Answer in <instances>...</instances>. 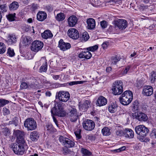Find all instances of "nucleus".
<instances>
[{"label": "nucleus", "instance_id": "obj_32", "mask_svg": "<svg viewBox=\"0 0 156 156\" xmlns=\"http://www.w3.org/2000/svg\"><path fill=\"white\" fill-rule=\"evenodd\" d=\"M121 95L129 99L130 100L131 99L132 100H133V94L132 92L130 90H126Z\"/></svg>", "mask_w": 156, "mask_h": 156}, {"label": "nucleus", "instance_id": "obj_51", "mask_svg": "<svg viewBox=\"0 0 156 156\" xmlns=\"http://www.w3.org/2000/svg\"><path fill=\"white\" fill-rule=\"evenodd\" d=\"M9 101L7 100L4 99H0V107H2L5 105L8 104Z\"/></svg>", "mask_w": 156, "mask_h": 156}, {"label": "nucleus", "instance_id": "obj_52", "mask_svg": "<svg viewBox=\"0 0 156 156\" xmlns=\"http://www.w3.org/2000/svg\"><path fill=\"white\" fill-rule=\"evenodd\" d=\"M138 102L137 101H136L133 104L132 107L135 110H138Z\"/></svg>", "mask_w": 156, "mask_h": 156}, {"label": "nucleus", "instance_id": "obj_34", "mask_svg": "<svg viewBox=\"0 0 156 156\" xmlns=\"http://www.w3.org/2000/svg\"><path fill=\"white\" fill-rule=\"evenodd\" d=\"M45 129L48 131V133L55 132L56 131V129L54 128L53 126L51 124H47Z\"/></svg>", "mask_w": 156, "mask_h": 156}, {"label": "nucleus", "instance_id": "obj_33", "mask_svg": "<svg viewBox=\"0 0 156 156\" xmlns=\"http://www.w3.org/2000/svg\"><path fill=\"white\" fill-rule=\"evenodd\" d=\"M121 95L129 99L130 100L131 99L132 100H133V94L132 92L130 90H126Z\"/></svg>", "mask_w": 156, "mask_h": 156}, {"label": "nucleus", "instance_id": "obj_11", "mask_svg": "<svg viewBox=\"0 0 156 156\" xmlns=\"http://www.w3.org/2000/svg\"><path fill=\"white\" fill-rule=\"evenodd\" d=\"M69 116L70 121L73 122L76 121L78 117V115L77 113L76 109L71 106L69 108Z\"/></svg>", "mask_w": 156, "mask_h": 156}, {"label": "nucleus", "instance_id": "obj_43", "mask_svg": "<svg viewBox=\"0 0 156 156\" xmlns=\"http://www.w3.org/2000/svg\"><path fill=\"white\" fill-rule=\"evenodd\" d=\"M89 35L87 32H85L82 34V38L83 41H86L89 39Z\"/></svg>", "mask_w": 156, "mask_h": 156}, {"label": "nucleus", "instance_id": "obj_41", "mask_svg": "<svg viewBox=\"0 0 156 156\" xmlns=\"http://www.w3.org/2000/svg\"><path fill=\"white\" fill-rule=\"evenodd\" d=\"M5 45L2 42H0V54L4 53L6 51Z\"/></svg>", "mask_w": 156, "mask_h": 156}, {"label": "nucleus", "instance_id": "obj_20", "mask_svg": "<svg viewBox=\"0 0 156 156\" xmlns=\"http://www.w3.org/2000/svg\"><path fill=\"white\" fill-rule=\"evenodd\" d=\"M69 26L71 27H73L76 24L77 22V19L75 16H71L68 19Z\"/></svg>", "mask_w": 156, "mask_h": 156}, {"label": "nucleus", "instance_id": "obj_47", "mask_svg": "<svg viewBox=\"0 0 156 156\" xmlns=\"http://www.w3.org/2000/svg\"><path fill=\"white\" fill-rule=\"evenodd\" d=\"M18 118L17 117H15L13 118L12 121L9 122V124H13L15 125V126H16L18 125Z\"/></svg>", "mask_w": 156, "mask_h": 156}, {"label": "nucleus", "instance_id": "obj_31", "mask_svg": "<svg viewBox=\"0 0 156 156\" xmlns=\"http://www.w3.org/2000/svg\"><path fill=\"white\" fill-rule=\"evenodd\" d=\"M19 7V5L18 2L14 1L9 5V8L10 10H16Z\"/></svg>", "mask_w": 156, "mask_h": 156}, {"label": "nucleus", "instance_id": "obj_46", "mask_svg": "<svg viewBox=\"0 0 156 156\" xmlns=\"http://www.w3.org/2000/svg\"><path fill=\"white\" fill-rule=\"evenodd\" d=\"M27 88L29 89L28 83L27 84L25 82H22L20 85V89L21 90L25 89Z\"/></svg>", "mask_w": 156, "mask_h": 156}, {"label": "nucleus", "instance_id": "obj_55", "mask_svg": "<svg viewBox=\"0 0 156 156\" xmlns=\"http://www.w3.org/2000/svg\"><path fill=\"white\" fill-rule=\"evenodd\" d=\"M100 25L103 29L106 28L107 26V23L106 21L103 20L100 22Z\"/></svg>", "mask_w": 156, "mask_h": 156}, {"label": "nucleus", "instance_id": "obj_63", "mask_svg": "<svg viewBox=\"0 0 156 156\" xmlns=\"http://www.w3.org/2000/svg\"><path fill=\"white\" fill-rule=\"evenodd\" d=\"M69 84L70 86H72L73 85H74L75 84H76V81H72L69 82Z\"/></svg>", "mask_w": 156, "mask_h": 156}, {"label": "nucleus", "instance_id": "obj_62", "mask_svg": "<svg viewBox=\"0 0 156 156\" xmlns=\"http://www.w3.org/2000/svg\"><path fill=\"white\" fill-rule=\"evenodd\" d=\"M45 94L47 96L50 97L51 95V93L50 91H47L45 93Z\"/></svg>", "mask_w": 156, "mask_h": 156}, {"label": "nucleus", "instance_id": "obj_21", "mask_svg": "<svg viewBox=\"0 0 156 156\" xmlns=\"http://www.w3.org/2000/svg\"><path fill=\"white\" fill-rule=\"evenodd\" d=\"M87 28L89 29H93L95 26V20L92 18L88 19L87 21Z\"/></svg>", "mask_w": 156, "mask_h": 156}, {"label": "nucleus", "instance_id": "obj_25", "mask_svg": "<svg viewBox=\"0 0 156 156\" xmlns=\"http://www.w3.org/2000/svg\"><path fill=\"white\" fill-rule=\"evenodd\" d=\"M120 103L123 105H128L132 101L131 99H128L123 96L121 95L119 98Z\"/></svg>", "mask_w": 156, "mask_h": 156}, {"label": "nucleus", "instance_id": "obj_61", "mask_svg": "<svg viewBox=\"0 0 156 156\" xmlns=\"http://www.w3.org/2000/svg\"><path fill=\"white\" fill-rule=\"evenodd\" d=\"M51 76H52V78L55 80H57L60 77L59 75H51Z\"/></svg>", "mask_w": 156, "mask_h": 156}, {"label": "nucleus", "instance_id": "obj_58", "mask_svg": "<svg viewBox=\"0 0 156 156\" xmlns=\"http://www.w3.org/2000/svg\"><path fill=\"white\" fill-rule=\"evenodd\" d=\"M151 136L153 138H156V129H153L151 133Z\"/></svg>", "mask_w": 156, "mask_h": 156}, {"label": "nucleus", "instance_id": "obj_22", "mask_svg": "<svg viewBox=\"0 0 156 156\" xmlns=\"http://www.w3.org/2000/svg\"><path fill=\"white\" fill-rule=\"evenodd\" d=\"M124 135L126 138H132L134 136L133 131L130 129H125L124 130Z\"/></svg>", "mask_w": 156, "mask_h": 156}, {"label": "nucleus", "instance_id": "obj_23", "mask_svg": "<svg viewBox=\"0 0 156 156\" xmlns=\"http://www.w3.org/2000/svg\"><path fill=\"white\" fill-rule=\"evenodd\" d=\"M47 17V14L44 12L40 11L37 14V19L40 21H42L45 20Z\"/></svg>", "mask_w": 156, "mask_h": 156}, {"label": "nucleus", "instance_id": "obj_38", "mask_svg": "<svg viewBox=\"0 0 156 156\" xmlns=\"http://www.w3.org/2000/svg\"><path fill=\"white\" fill-rule=\"evenodd\" d=\"M102 133L104 136H108L111 134L110 129L108 127H104L102 129Z\"/></svg>", "mask_w": 156, "mask_h": 156}, {"label": "nucleus", "instance_id": "obj_24", "mask_svg": "<svg viewBox=\"0 0 156 156\" xmlns=\"http://www.w3.org/2000/svg\"><path fill=\"white\" fill-rule=\"evenodd\" d=\"M17 37L15 34H9L8 37V43L9 44H12L15 43L17 41Z\"/></svg>", "mask_w": 156, "mask_h": 156}, {"label": "nucleus", "instance_id": "obj_35", "mask_svg": "<svg viewBox=\"0 0 156 156\" xmlns=\"http://www.w3.org/2000/svg\"><path fill=\"white\" fill-rule=\"evenodd\" d=\"M81 152L83 154V156H92L91 152L86 149L81 148Z\"/></svg>", "mask_w": 156, "mask_h": 156}, {"label": "nucleus", "instance_id": "obj_29", "mask_svg": "<svg viewBox=\"0 0 156 156\" xmlns=\"http://www.w3.org/2000/svg\"><path fill=\"white\" fill-rule=\"evenodd\" d=\"M31 40V38L30 37L25 36L22 38L20 43H22L26 46L30 43Z\"/></svg>", "mask_w": 156, "mask_h": 156}, {"label": "nucleus", "instance_id": "obj_64", "mask_svg": "<svg viewBox=\"0 0 156 156\" xmlns=\"http://www.w3.org/2000/svg\"><path fill=\"white\" fill-rule=\"evenodd\" d=\"M112 69V68L110 67H107L106 69V71L107 72H110L111 71Z\"/></svg>", "mask_w": 156, "mask_h": 156}, {"label": "nucleus", "instance_id": "obj_10", "mask_svg": "<svg viewBox=\"0 0 156 156\" xmlns=\"http://www.w3.org/2000/svg\"><path fill=\"white\" fill-rule=\"evenodd\" d=\"M59 140L60 142H63L64 146L66 147L70 148L74 146V142L68 138L61 136H60Z\"/></svg>", "mask_w": 156, "mask_h": 156}, {"label": "nucleus", "instance_id": "obj_53", "mask_svg": "<svg viewBox=\"0 0 156 156\" xmlns=\"http://www.w3.org/2000/svg\"><path fill=\"white\" fill-rule=\"evenodd\" d=\"M3 114L4 115H6L9 114L10 113L9 110L4 107L3 108Z\"/></svg>", "mask_w": 156, "mask_h": 156}, {"label": "nucleus", "instance_id": "obj_1", "mask_svg": "<svg viewBox=\"0 0 156 156\" xmlns=\"http://www.w3.org/2000/svg\"><path fill=\"white\" fill-rule=\"evenodd\" d=\"M54 107L51 110V116L52 117L53 121L56 126L58 127V122L55 115L59 117H65L66 115V112L64 110L62 106V103L60 102L55 101Z\"/></svg>", "mask_w": 156, "mask_h": 156}, {"label": "nucleus", "instance_id": "obj_13", "mask_svg": "<svg viewBox=\"0 0 156 156\" xmlns=\"http://www.w3.org/2000/svg\"><path fill=\"white\" fill-rule=\"evenodd\" d=\"M68 34L70 37L73 39H76L79 37L78 30L75 28H70L68 31Z\"/></svg>", "mask_w": 156, "mask_h": 156}, {"label": "nucleus", "instance_id": "obj_7", "mask_svg": "<svg viewBox=\"0 0 156 156\" xmlns=\"http://www.w3.org/2000/svg\"><path fill=\"white\" fill-rule=\"evenodd\" d=\"M24 125L28 130H30L35 129L37 127L36 122L31 118L27 119L25 122Z\"/></svg>", "mask_w": 156, "mask_h": 156}, {"label": "nucleus", "instance_id": "obj_9", "mask_svg": "<svg viewBox=\"0 0 156 156\" xmlns=\"http://www.w3.org/2000/svg\"><path fill=\"white\" fill-rule=\"evenodd\" d=\"M83 127L85 130L91 131L93 129L95 126L94 122L91 120L87 119L83 123Z\"/></svg>", "mask_w": 156, "mask_h": 156}, {"label": "nucleus", "instance_id": "obj_40", "mask_svg": "<svg viewBox=\"0 0 156 156\" xmlns=\"http://www.w3.org/2000/svg\"><path fill=\"white\" fill-rule=\"evenodd\" d=\"M16 14H9L6 16L7 19L10 21H12L15 20L16 17Z\"/></svg>", "mask_w": 156, "mask_h": 156}, {"label": "nucleus", "instance_id": "obj_6", "mask_svg": "<svg viewBox=\"0 0 156 156\" xmlns=\"http://www.w3.org/2000/svg\"><path fill=\"white\" fill-rule=\"evenodd\" d=\"M56 95V98H58L61 101L66 102L70 98L69 94L67 91H60Z\"/></svg>", "mask_w": 156, "mask_h": 156}, {"label": "nucleus", "instance_id": "obj_3", "mask_svg": "<svg viewBox=\"0 0 156 156\" xmlns=\"http://www.w3.org/2000/svg\"><path fill=\"white\" fill-rule=\"evenodd\" d=\"M123 83L121 80L117 81L112 85V90L113 93L115 95H120L123 92Z\"/></svg>", "mask_w": 156, "mask_h": 156}, {"label": "nucleus", "instance_id": "obj_15", "mask_svg": "<svg viewBox=\"0 0 156 156\" xmlns=\"http://www.w3.org/2000/svg\"><path fill=\"white\" fill-rule=\"evenodd\" d=\"M90 101L85 100L83 103H80L79 104V108L81 111H86L90 106Z\"/></svg>", "mask_w": 156, "mask_h": 156}, {"label": "nucleus", "instance_id": "obj_56", "mask_svg": "<svg viewBox=\"0 0 156 156\" xmlns=\"http://www.w3.org/2000/svg\"><path fill=\"white\" fill-rule=\"evenodd\" d=\"M126 147L125 146H123L119 149L114 150H113V151L114 152H121V151H123L125 150L126 149Z\"/></svg>", "mask_w": 156, "mask_h": 156}, {"label": "nucleus", "instance_id": "obj_39", "mask_svg": "<svg viewBox=\"0 0 156 156\" xmlns=\"http://www.w3.org/2000/svg\"><path fill=\"white\" fill-rule=\"evenodd\" d=\"M150 79L152 83H154L156 80V72L154 71H153L151 72Z\"/></svg>", "mask_w": 156, "mask_h": 156}, {"label": "nucleus", "instance_id": "obj_17", "mask_svg": "<svg viewBox=\"0 0 156 156\" xmlns=\"http://www.w3.org/2000/svg\"><path fill=\"white\" fill-rule=\"evenodd\" d=\"M58 46L61 50L65 51L71 48V45L69 43H65L63 40L61 39L59 41Z\"/></svg>", "mask_w": 156, "mask_h": 156}, {"label": "nucleus", "instance_id": "obj_50", "mask_svg": "<svg viewBox=\"0 0 156 156\" xmlns=\"http://www.w3.org/2000/svg\"><path fill=\"white\" fill-rule=\"evenodd\" d=\"M7 54L10 57H12L14 55L15 53L13 50L11 48H9L7 50Z\"/></svg>", "mask_w": 156, "mask_h": 156}, {"label": "nucleus", "instance_id": "obj_27", "mask_svg": "<svg viewBox=\"0 0 156 156\" xmlns=\"http://www.w3.org/2000/svg\"><path fill=\"white\" fill-rule=\"evenodd\" d=\"M42 37L45 39H48L52 38L53 35L51 31L48 30H45L43 33L41 34Z\"/></svg>", "mask_w": 156, "mask_h": 156}, {"label": "nucleus", "instance_id": "obj_8", "mask_svg": "<svg viewBox=\"0 0 156 156\" xmlns=\"http://www.w3.org/2000/svg\"><path fill=\"white\" fill-rule=\"evenodd\" d=\"M44 46L43 43L39 41H33L31 46V50L34 52H37L41 50Z\"/></svg>", "mask_w": 156, "mask_h": 156}, {"label": "nucleus", "instance_id": "obj_45", "mask_svg": "<svg viewBox=\"0 0 156 156\" xmlns=\"http://www.w3.org/2000/svg\"><path fill=\"white\" fill-rule=\"evenodd\" d=\"M7 7L5 5H0V13L4 12L7 11Z\"/></svg>", "mask_w": 156, "mask_h": 156}, {"label": "nucleus", "instance_id": "obj_12", "mask_svg": "<svg viewBox=\"0 0 156 156\" xmlns=\"http://www.w3.org/2000/svg\"><path fill=\"white\" fill-rule=\"evenodd\" d=\"M13 136L17 138L16 142H25L24 139L23 132L19 130H14L13 133Z\"/></svg>", "mask_w": 156, "mask_h": 156}, {"label": "nucleus", "instance_id": "obj_49", "mask_svg": "<svg viewBox=\"0 0 156 156\" xmlns=\"http://www.w3.org/2000/svg\"><path fill=\"white\" fill-rule=\"evenodd\" d=\"M81 130L80 129H78L74 132V133L76 137L78 139L81 138V136L80 135Z\"/></svg>", "mask_w": 156, "mask_h": 156}, {"label": "nucleus", "instance_id": "obj_19", "mask_svg": "<svg viewBox=\"0 0 156 156\" xmlns=\"http://www.w3.org/2000/svg\"><path fill=\"white\" fill-rule=\"evenodd\" d=\"M107 103V99L104 97L101 96L98 97L97 99L96 104L97 106L99 107L106 105Z\"/></svg>", "mask_w": 156, "mask_h": 156}, {"label": "nucleus", "instance_id": "obj_16", "mask_svg": "<svg viewBox=\"0 0 156 156\" xmlns=\"http://www.w3.org/2000/svg\"><path fill=\"white\" fill-rule=\"evenodd\" d=\"M92 56V54L90 52L87 50V49H84L79 54L78 57L80 58L89 59L91 58Z\"/></svg>", "mask_w": 156, "mask_h": 156}, {"label": "nucleus", "instance_id": "obj_4", "mask_svg": "<svg viewBox=\"0 0 156 156\" xmlns=\"http://www.w3.org/2000/svg\"><path fill=\"white\" fill-rule=\"evenodd\" d=\"M135 130L136 133L141 137L140 140H141L142 137H145L149 131L148 129L143 125H139L136 127Z\"/></svg>", "mask_w": 156, "mask_h": 156}, {"label": "nucleus", "instance_id": "obj_48", "mask_svg": "<svg viewBox=\"0 0 156 156\" xmlns=\"http://www.w3.org/2000/svg\"><path fill=\"white\" fill-rule=\"evenodd\" d=\"M98 48V46L97 45H95L93 46L87 48V49L88 51H89L94 52L97 50Z\"/></svg>", "mask_w": 156, "mask_h": 156}, {"label": "nucleus", "instance_id": "obj_2", "mask_svg": "<svg viewBox=\"0 0 156 156\" xmlns=\"http://www.w3.org/2000/svg\"><path fill=\"white\" fill-rule=\"evenodd\" d=\"M13 143L10 145V147L12 149L14 153L18 155L23 154L25 151V148L27 147V144L25 142H17Z\"/></svg>", "mask_w": 156, "mask_h": 156}, {"label": "nucleus", "instance_id": "obj_37", "mask_svg": "<svg viewBox=\"0 0 156 156\" xmlns=\"http://www.w3.org/2000/svg\"><path fill=\"white\" fill-rule=\"evenodd\" d=\"M120 60V58L117 55L112 57L110 61L111 62L112 65H114L116 64Z\"/></svg>", "mask_w": 156, "mask_h": 156}, {"label": "nucleus", "instance_id": "obj_57", "mask_svg": "<svg viewBox=\"0 0 156 156\" xmlns=\"http://www.w3.org/2000/svg\"><path fill=\"white\" fill-rule=\"evenodd\" d=\"M63 153L64 155H66L67 154L70 153V150L68 148H63Z\"/></svg>", "mask_w": 156, "mask_h": 156}, {"label": "nucleus", "instance_id": "obj_36", "mask_svg": "<svg viewBox=\"0 0 156 156\" xmlns=\"http://www.w3.org/2000/svg\"><path fill=\"white\" fill-rule=\"evenodd\" d=\"M55 18L58 21H62L65 19V16L63 13L61 12L57 15Z\"/></svg>", "mask_w": 156, "mask_h": 156}, {"label": "nucleus", "instance_id": "obj_26", "mask_svg": "<svg viewBox=\"0 0 156 156\" xmlns=\"http://www.w3.org/2000/svg\"><path fill=\"white\" fill-rule=\"evenodd\" d=\"M30 83H28L29 89H34L38 85V83L37 80L34 78L30 79Z\"/></svg>", "mask_w": 156, "mask_h": 156}, {"label": "nucleus", "instance_id": "obj_54", "mask_svg": "<svg viewBox=\"0 0 156 156\" xmlns=\"http://www.w3.org/2000/svg\"><path fill=\"white\" fill-rule=\"evenodd\" d=\"M116 135L119 136H122L124 135V132L122 130L119 129L116 130L115 132Z\"/></svg>", "mask_w": 156, "mask_h": 156}, {"label": "nucleus", "instance_id": "obj_60", "mask_svg": "<svg viewBox=\"0 0 156 156\" xmlns=\"http://www.w3.org/2000/svg\"><path fill=\"white\" fill-rule=\"evenodd\" d=\"M130 67L129 66H127L125 69L124 71V73L126 74L128 72L130 69Z\"/></svg>", "mask_w": 156, "mask_h": 156}, {"label": "nucleus", "instance_id": "obj_42", "mask_svg": "<svg viewBox=\"0 0 156 156\" xmlns=\"http://www.w3.org/2000/svg\"><path fill=\"white\" fill-rule=\"evenodd\" d=\"M47 63L46 62H45V63L43 64L41 67L40 69V72H46L47 69Z\"/></svg>", "mask_w": 156, "mask_h": 156}, {"label": "nucleus", "instance_id": "obj_30", "mask_svg": "<svg viewBox=\"0 0 156 156\" xmlns=\"http://www.w3.org/2000/svg\"><path fill=\"white\" fill-rule=\"evenodd\" d=\"M39 134L37 131H34L30 134V138L33 141H36L39 138Z\"/></svg>", "mask_w": 156, "mask_h": 156}, {"label": "nucleus", "instance_id": "obj_5", "mask_svg": "<svg viewBox=\"0 0 156 156\" xmlns=\"http://www.w3.org/2000/svg\"><path fill=\"white\" fill-rule=\"evenodd\" d=\"M113 24L115 29L123 30L126 28L127 26L128 23L126 20L123 19H118L114 20L113 22Z\"/></svg>", "mask_w": 156, "mask_h": 156}, {"label": "nucleus", "instance_id": "obj_44", "mask_svg": "<svg viewBox=\"0 0 156 156\" xmlns=\"http://www.w3.org/2000/svg\"><path fill=\"white\" fill-rule=\"evenodd\" d=\"M2 133L5 136H9L10 134V130L7 127L3 128Z\"/></svg>", "mask_w": 156, "mask_h": 156}, {"label": "nucleus", "instance_id": "obj_14", "mask_svg": "<svg viewBox=\"0 0 156 156\" xmlns=\"http://www.w3.org/2000/svg\"><path fill=\"white\" fill-rule=\"evenodd\" d=\"M133 117L139 121H146L148 119L147 115L141 112L135 113L133 115Z\"/></svg>", "mask_w": 156, "mask_h": 156}, {"label": "nucleus", "instance_id": "obj_59", "mask_svg": "<svg viewBox=\"0 0 156 156\" xmlns=\"http://www.w3.org/2000/svg\"><path fill=\"white\" fill-rule=\"evenodd\" d=\"M108 43L107 42H104L102 45V47L104 49L108 47Z\"/></svg>", "mask_w": 156, "mask_h": 156}, {"label": "nucleus", "instance_id": "obj_28", "mask_svg": "<svg viewBox=\"0 0 156 156\" xmlns=\"http://www.w3.org/2000/svg\"><path fill=\"white\" fill-rule=\"evenodd\" d=\"M118 105L115 103H111L108 106V110L110 113H114L117 109Z\"/></svg>", "mask_w": 156, "mask_h": 156}, {"label": "nucleus", "instance_id": "obj_18", "mask_svg": "<svg viewBox=\"0 0 156 156\" xmlns=\"http://www.w3.org/2000/svg\"><path fill=\"white\" fill-rule=\"evenodd\" d=\"M143 93L144 95L150 96L153 93V89L151 86H147L144 87L143 89Z\"/></svg>", "mask_w": 156, "mask_h": 156}]
</instances>
